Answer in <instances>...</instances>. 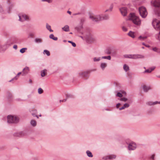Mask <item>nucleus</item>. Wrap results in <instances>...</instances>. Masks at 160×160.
<instances>
[{
	"mask_svg": "<svg viewBox=\"0 0 160 160\" xmlns=\"http://www.w3.org/2000/svg\"><path fill=\"white\" fill-rule=\"evenodd\" d=\"M89 18L94 22H97L103 20H108L109 18L108 15L90 14Z\"/></svg>",
	"mask_w": 160,
	"mask_h": 160,
	"instance_id": "f257e3e1",
	"label": "nucleus"
},
{
	"mask_svg": "<svg viewBox=\"0 0 160 160\" xmlns=\"http://www.w3.org/2000/svg\"><path fill=\"white\" fill-rule=\"evenodd\" d=\"M129 19L132 20V22L136 25H138L141 24L140 20L134 13H130V14Z\"/></svg>",
	"mask_w": 160,
	"mask_h": 160,
	"instance_id": "f03ea898",
	"label": "nucleus"
},
{
	"mask_svg": "<svg viewBox=\"0 0 160 160\" xmlns=\"http://www.w3.org/2000/svg\"><path fill=\"white\" fill-rule=\"evenodd\" d=\"M19 121V119L16 116L9 115L7 117V122L8 123H16Z\"/></svg>",
	"mask_w": 160,
	"mask_h": 160,
	"instance_id": "7ed1b4c3",
	"label": "nucleus"
},
{
	"mask_svg": "<svg viewBox=\"0 0 160 160\" xmlns=\"http://www.w3.org/2000/svg\"><path fill=\"white\" fill-rule=\"evenodd\" d=\"M124 57L126 58H128L132 59H137L144 58V56L141 54H125Z\"/></svg>",
	"mask_w": 160,
	"mask_h": 160,
	"instance_id": "20e7f679",
	"label": "nucleus"
},
{
	"mask_svg": "<svg viewBox=\"0 0 160 160\" xmlns=\"http://www.w3.org/2000/svg\"><path fill=\"white\" fill-rule=\"evenodd\" d=\"M9 41H8L5 43L0 42V53L4 52L11 45Z\"/></svg>",
	"mask_w": 160,
	"mask_h": 160,
	"instance_id": "39448f33",
	"label": "nucleus"
},
{
	"mask_svg": "<svg viewBox=\"0 0 160 160\" xmlns=\"http://www.w3.org/2000/svg\"><path fill=\"white\" fill-rule=\"evenodd\" d=\"M90 72V70L85 71H81L78 72L77 74V76L79 78H84L88 77V74Z\"/></svg>",
	"mask_w": 160,
	"mask_h": 160,
	"instance_id": "423d86ee",
	"label": "nucleus"
},
{
	"mask_svg": "<svg viewBox=\"0 0 160 160\" xmlns=\"http://www.w3.org/2000/svg\"><path fill=\"white\" fill-rule=\"evenodd\" d=\"M138 11L141 17L145 18L147 16L148 12L146 8L143 7H141L139 8Z\"/></svg>",
	"mask_w": 160,
	"mask_h": 160,
	"instance_id": "0eeeda50",
	"label": "nucleus"
},
{
	"mask_svg": "<svg viewBox=\"0 0 160 160\" xmlns=\"http://www.w3.org/2000/svg\"><path fill=\"white\" fill-rule=\"evenodd\" d=\"M128 145L127 148L129 151H133L135 150L137 147L136 143L132 141L128 142H127Z\"/></svg>",
	"mask_w": 160,
	"mask_h": 160,
	"instance_id": "6e6552de",
	"label": "nucleus"
},
{
	"mask_svg": "<svg viewBox=\"0 0 160 160\" xmlns=\"http://www.w3.org/2000/svg\"><path fill=\"white\" fill-rule=\"evenodd\" d=\"M152 24L154 28L156 30L160 28V21L156 18L153 19Z\"/></svg>",
	"mask_w": 160,
	"mask_h": 160,
	"instance_id": "1a4fd4ad",
	"label": "nucleus"
},
{
	"mask_svg": "<svg viewBox=\"0 0 160 160\" xmlns=\"http://www.w3.org/2000/svg\"><path fill=\"white\" fill-rule=\"evenodd\" d=\"M116 157L117 156L115 155L110 154L103 157L102 158V159L104 160H111L115 159Z\"/></svg>",
	"mask_w": 160,
	"mask_h": 160,
	"instance_id": "9d476101",
	"label": "nucleus"
},
{
	"mask_svg": "<svg viewBox=\"0 0 160 160\" xmlns=\"http://www.w3.org/2000/svg\"><path fill=\"white\" fill-rule=\"evenodd\" d=\"M18 16L19 18V20L21 22H23L29 19L28 16L24 14H19Z\"/></svg>",
	"mask_w": 160,
	"mask_h": 160,
	"instance_id": "9b49d317",
	"label": "nucleus"
},
{
	"mask_svg": "<svg viewBox=\"0 0 160 160\" xmlns=\"http://www.w3.org/2000/svg\"><path fill=\"white\" fill-rule=\"evenodd\" d=\"M151 2L152 5L154 7H160V0H152Z\"/></svg>",
	"mask_w": 160,
	"mask_h": 160,
	"instance_id": "f8f14e48",
	"label": "nucleus"
},
{
	"mask_svg": "<svg viewBox=\"0 0 160 160\" xmlns=\"http://www.w3.org/2000/svg\"><path fill=\"white\" fill-rule=\"evenodd\" d=\"M27 135V132L26 131H22L17 133H14V135L18 137H23Z\"/></svg>",
	"mask_w": 160,
	"mask_h": 160,
	"instance_id": "ddd939ff",
	"label": "nucleus"
},
{
	"mask_svg": "<svg viewBox=\"0 0 160 160\" xmlns=\"http://www.w3.org/2000/svg\"><path fill=\"white\" fill-rule=\"evenodd\" d=\"M29 71V68L28 67H26L24 68L22 71V75L23 76H25L28 74Z\"/></svg>",
	"mask_w": 160,
	"mask_h": 160,
	"instance_id": "4468645a",
	"label": "nucleus"
},
{
	"mask_svg": "<svg viewBox=\"0 0 160 160\" xmlns=\"http://www.w3.org/2000/svg\"><path fill=\"white\" fill-rule=\"evenodd\" d=\"M120 10L123 16H126L127 13V8H126L123 7L120 8Z\"/></svg>",
	"mask_w": 160,
	"mask_h": 160,
	"instance_id": "2eb2a0df",
	"label": "nucleus"
},
{
	"mask_svg": "<svg viewBox=\"0 0 160 160\" xmlns=\"http://www.w3.org/2000/svg\"><path fill=\"white\" fill-rule=\"evenodd\" d=\"M158 104H160V101H156L154 102L149 101L146 102V104L148 106L154 105Z\"/></svg>",
	"mask_w": 160,
	"mask_h": 160,
	"instance_id": "dca6fc26",
	"label": "nucleus"
},
{
	"mask_svg": "<svg viewBox=\"0 0 160 160\" xmlns=\"http://www.w3.org/2000/svg\"><path fill=\"white\" fill-rule=\"evenodd\" d=\"M107 63L105 62H102L100 65V68L102 70H104L105 68L107 67Z\"/></svg>",
	"mask_w": 160,
	"mask_h": 160,
	"instance_id": "f3484780",
	"label": "nucleus"
},
{
	"mask_svg": "<svg viewBox=\"0 0 160 160\" xmlns=\"http://www.w3.org/2000/svg\"><path fill=\"white\" fill-rule=\"evenodd\" d=\"M126 93L124 91H122L121 92H118L116 95V96L120 98H121L123 96V95H126Z\"/></svg>",
	"mask_w": 160,
	"mask_h": 160,
	"instance_id": "a211bd4d",
	"label": "nucleus"
},
{
	"mask_svg": "<svg viewBox=\"0 0 160 160\" xmlns=\"http://www.w3.org/2000/svg\"><path fill=\"white\" fill-rule=\"evenodd\" d=\"M129 106V104L128 103H125L123 105V106L119 108V110H121L122 109H124L125 108H128Z\"/></svg>",
	"mask_w": 160,
	"mask_h": 160,
	"instance_id": "6ab92c4d",
	"label": "nucleus"
},
{
	"mask_svg": "<svg viewBox=\"0 0 160 160\" xmlns=\"http://www.w3.org/2000/svg\"><path fill=\"white\" fill-rule=\"evenodd\" d=\"M13 6L14 5L13 4H10L9 5V6L7 8V12L9 13Z\"/></svg>",
	"mask_w": 160,
	"mask_h": 160,
	"instance_id": "aec40b11",
	"label": "nucleus"
},
{
	"mask_svg": "<svg viewBox=\"0 0 160 160\" xmlns=\"http://www.w3.org/2000/svg\"><path fill=\"white\" fill-rule=\"evenodd\" d=\"M34 42L37 43H41L42 42V40L40 38H36L34 39Z\"/></svg>",
	"mask_w": 160,
	"mask_h": 160,
	"instance_id": "412c9836",
	"label": "nucleus"
},
{
	"mask_svg": "<svg viewBox=\"0 0 160 160\" xmlns=\"http://www.w3.org/2000/svg\"><path fill=\"white\" fill-rule=\"evenodd\" d=\"M156 154L155 153H153L150 155L149 156V158L151 160H156L155 159Z\"/></svg>",
	"mask_w": 160,
	"mask_h": 160,
	"instance_id": "4be33fe9",
	"label": "nucleus"
},
{
	"mask_svg": "<svg viewBox=\"0 0 160 160\" xmlns=\"http://www.w3.org/2000/svg\"><path fill=\"white\" fill-rule=\"evenodd\" d=\"M155 68L154 67H152L149 69H148L145 70L144 71V73H150L153 70H154V69H155Z\"/></svg>",
	"mask_w": 160,
	"mask_h": 160,
	"instance_id": "5701e85b",
	"label": "nucleus"
},
{
	"mask_svg": "<svg viewBox=\"0 0 160 160\" xmlns=\"http://www.w3.org/2000/svg\"><path fill=\"white\" fill-rule=\"evenodd\" d=\"M143 89L144 92H146L149 90L150 88L149 87L144 85L143 86Z\"/></svg>",
	"mask_w": 160,
	"mask_h": 160,
	"instance_id": "b1692460",
	"label": "nucleus"
},
{
	"mask_svg": "<svg viewBox=\"0 0 160 160\" xmlns=\"http://www.w3.org/2000/svg\"><path fill=\"white\" fill-rule=\"evenodd\" d=\"M86 153L88 156L89 157L92 158L93 156L92 153L89 150H87Z\"/></svg>",
	"mask_w": 160,
	"mask_h": 160,
	"instance_id": "393cba45",
	"label": "nucleus"
},
{
	"mask_svg": "<svg viewBox=\"0 0 160 160\" xmlns=\"http://www.w3.org/2000/svg\"><path fill=\"white\" fill-rule=\"evenodd\" d=\"M63 30L65 32H68L69 31V27L68 25H65L64 27L62 28Z\"/></svg>",
	"mask_w": 160,
	"mask_h": 160,
	"instance_id": "a878e982",
	"label": "nucleus"
},
{
	"mask_svg": "<svg viewBox=\"0 0 160 160\" xmlns=\"http://www.w3.org/2000/svg\"><path fill=\"white\" fill-rule=\"evenodd\" d=\"M46 28L49 32H53V30L51 29V26L47 23L46 24Z\"/></svg>",
	"mask_w": 160,
	"mask_h": 160,
	"instance_id": "bb28decb",
	"label": "nucleus"
},
{
	"mask_svg": "<svg viewBox=\"0 0 160 160\" xmlns=\"http://www.w3.org/2000/svg\"><path fill=\"white\" fill-rule=\"evenodd\" d=\"M128 35L130 37L134 38H135L134 33L133 32L130 31L128 34Z\"/></svg>",
	"mask_w": 160,
	"mask_h": 160,
	"instance_id": "cd10ccee",
	"label": "nucleus"
},
{
	"mask_svg": "<svg viewBox=\"0 0 160 160\" xmlns=\"http://www.w3.org/2000/svg\"><path fill=\"white\" fill-rule=\"evenodd\" d=\"M21 73H22L21 72H19L18 73V74L14 78H13L10 81H9V82H11V81H12L13 80H17L18 78L19 75H20V74H21Z\"/></svg>",
	"mask_w": 160,
	"mask_h": 160,
	"instance_id": "c85d7f7f",
	"label": "nucleus"
},
{
	"mask_svg": "<svg viewBox=\"0 0 160 160\" xmlns=\"http://www.w3.org/2000/svg\"><path fill=\"white\" fill-rule=\"evenodd\" d=\"M31 124L33 126L35 127L36 125V122L33 120H32L30 122Z\"/></svg>",
	"mask_w": 160,
	"mask_h": 160,
	"instance_id": "c756f323",
	"label": "nucleus"
},
{
	"mask_svg": "<svg viewBox=\"0 0 160 160\" xmlns=\"http://www.w3.org/2000/svg\"><path fill=\"white\" fill-rule=\"evenodd\" d=\"M46 71V69H44L41 71V76L42 77H43L45 76L46 74L45 72Z\"/></svg>",
	"mask_w": 160,
	"mask_h": 160,
	"instance_id": "7c9ffc66",
	"label": "nucleus"
},
{
	"mask_svg": "<svg viewBox=\"0 0 160 160\" xmlns=\"http://www.w3.org/2000/svg\"><path fill=\"white\" fill-rule=\"evenodd\" d=\"M100 57H94L93 58V61L94 62H98L99 61L101 60Z\"/></svg>",
	"mask_w": 160,
	"mask_h": 160,
	"instance_id": "2f4dec72",
	"label": "nucleus"
},
{
	"mask_svg": "<svg viewBox=\"0 0 160 160\" xmlns=\"http://www.w3.org/2000/svg\"><path fill=\"white\" fill-rule=\"evenodd\" d=\"M0 13L2 14H5L6 12L4 10L1 5H0Z\"/></svg>",
	"mask_w": 160,
	"mask_h": 160,
	"instance_id": "473e14b6",
	"label": "nucleus"
},
{
	"mask_svg": "<svg viewBox=\"0 0 160 160\" xmlns=\"http://www.w3.org/2000/svg\"><path fill=\"white\" fill-rule=\"evenodd\" d=\"M49 38L55 41H56L58 40V38L54 37L53 34H51L50 35Z\"/></svg>",
	"mask_w": 160,
	"mask_h": 160,
	"instance_id": "72a5a7b5",
	"label": "nucleus"
},
{
	"mask_svg": "<svg viewBox=\"0 0 160 160\" xmlns=\"http://www.w3.org/2000/svg\"><path fill=\"white\" fill-rule=\"evenodd\" d=\"M123 68L125 72H127L129 70V68L128 66L125 64L123 65Z\"/></svg>",
	"mask_w": 160,
	"mask_h": 160,
	"instance_id": "f704fd0d",
	"label": "nucleus"
},
{
	"mask_svg": "<svg viewBox=\"0 0 160 160\" xmlns=\"http://www.w3.org/2000/svg\"><path fill=\"white\" fill-rule=\"evenodd\" d=\"M113 8V6L112 5H111L110 6V7L109 9H107L105 11V12H111L112 9Z\"/></svg>",
	"mask_w": 160,
	"mask_h": 160,
	"instance_id": "c9c22d12",
	"label": "nucleus"
},
{
	"mask_svg": "<svg viewBox=\"0 0 160 160\" xmlns=\"http://www.w3.org/2000/svg\"><path fill=\"white\" fill-rule=\"evenodd\" d=\"M43 54H46L48 56H49L50 55V53L49 51L47 50H45L43 51Z\"/></svg>",
	"mask_w": 160,
	"mask_h": 160,
	"instance_id": "e433bc0d",
	"label": "nucleus"
},
{
	"mask_svg": "<svg viewBox=\"0 0 160 160\" xmlns=\"http://www.w3.org/2000/svg\"><path fill=\"white\" fill-rule=\"evenodd\" d=\"M27 50V48H22L20 50V53H23L24 52H25Z\"/></svg>",
	"mask_w": 160,
	"mask_h": 160,
	"instance_id": "4c0bfd02",
	"label": "nucleus"
},
{
	"mask_svg": "<svg viewBox=\"0 0 160 160\" xmlns=\"http://www.w3.org/2000/svg\"><path fill=\"white\" fill-rule=\"evenodd\" d=\"M101 58L103 59H107L110 60L111 59V57L110 56H102L101 57Z\"/></svg>",
	"mask_w": 160,
	"mask_h": 160,
	"instance_id": "58836bf2",
	"label": "nucleus"
},
{
	"mask_svg": "<svg viewBox=\"0 0 160 160\" xmlns=\"http://www.w3.org/2000/svg\"><path fill=\"white\" fill-rule=\"evenodd\" d=\"M43 92V91L42 89L41 88H39L38 89V92L39 94H41Z\"/></svg>",
	"mask_w": 160,
	"mask_h": 160,
	"instance_id": "ea45409f",
	"label": "nucleus"
},
{
	"mask_svg": "<svg viewBox=\"0 0 160 160\" xmlns=\"http://www.w3.org/2000/svg\"><path fill=\"white\" fill-rule=\"evenodd\" d=\"M119 100L121 101L126 102L128 100V99L124 97L120 98Z\"/></svg>",
	"mask_w": 160,
	"mask_h": 160,
	"instance_id": "a19ab883",
	"label": "nucleus"
},
{
	"mask_svg": "<svg viewBox=\"0 0 160 160\" xmlns=\"http://www.w3.org/2000/svg\"><path fill=\"white\" fill-rule=\"evenodd\" d=\"M67 98H73V96L70 94H68L67 95Z\"/></svg>",
	"mask_w": 160,
	"mask_h": 160,
	"instance_id": "79ce46f5",
	"label": "nucleus"
},
{
	"mask_svg": "<svg viewBox=\"0 0 160 160\" xmlns=\"http://www.w3.org/2000/svg\"><path fill=\"white\" fill-rule=\"evenodd\" d=\"M68 42L71 43L72 44V45L73 47H75L76 46V44L74 42L71 41H68Z\"/></svg>",
	"mask_w": 160,
	"mask_h": 160,
	"instance_id": "37998d69",
	"label": "nucleus"
},
{
	"mask_svg": "<svg viewBox=\"0 0 160 160\" xmlns=\"http://www.w3.org/2000/svg\"><path fill=\"white\" fill-rule=\"evenodd\" d=\"M146 37H142V36H140L139 37V39L141 40H144L145 39H146Z\"/></svg>",
	"mask_w": 160,
	"mask_h": 160,
	"instance_id": "c03bdc74",
	"label": "nucleus"
},
{
	"mask_svg": "<svg viewBox=\"0 0 160 160\" xmlns=\"http://www.w3.org/2000/svg\"><path fill=\"white\" fill-rule=\"evenodd\" d=\"M42 2H46L48 3H51L52 2V0H42Z\"/></svg>",
	"mask_w": 160,
	"mask_h": 160,
	"instance_id": "a18cd8bd",
	"label": "nucleus"
},
{
	"mask_svg": "<svg viewBox=\"0 0 160 160\" xmlns=\"http://www.w3.org/2000/svg\"><path fill=\"white\" fill-rule=\"evenodd\" d=\"M157 38L159 41H160V30L159 33L157 35Z\"/></svg>",
	"mask_w": 160,
	"mask_h": 160,
	"instance_id": "49530a36",
	"label": "nucleus"
},
{
	"mask_svg": "<svg viewBox=\"0 0 160 160\" xmlns=\"http://www.w3.org/2000/svg\"><path fill=\"white\" fill-rule=\"evenodd\" d=\"M91 38V36H90V35L89 34L88 36H87L85 37V38H86V40L87 41L89 40V38Z\"/></svg>",
	"mask_w": 160,
	"mask_h": 160,
	"instance_id": "de8ad7c7",
	"label": "nucleus"
},
{
	"mask_svg": "<svg viewBox=\"0 0 160 160\" xmlns=\"http://www.w3.org/2000/svg\"><path fill=\"white\" fill-rule=\"evenodd\" d=\"M152 50L155 52H158V49L156 47L154 48H152Z\"/></svg>",
	"mask_w": 160,
	"mask_h": 160,
	"instance_id": "09e8293b",
	"label": "nucleus"
},
{
	"mask_svg": "<svg viewBox=\"0 0 160 160\" xmlns=\"http://www.w3.org/2000/svg\"><path fill=\"white\" fill-rule=\"evenodd\" d=\"M106 53L107 54H110L111 53V52L109 50H107L106 51Z\"/></svg>",
	"mask_w": 160,
	"mask_h": 160,
	"instance_id": "8fccbe9b",
	"label": "nucleus"
},
{
	"mask_svg": "<svg viewBox=\"0 0 160 160\" xmlns=\"http://www.w3.org/2000/svg\"><path fill=\"white\" fill-rule=\"evenodd\" d=\"M30 112L31 113L33 117H35V115H36V114L37 113H33V112H32V110H31L30 111Z\"/></svg>",
	"mask_w": 160,
	"mask_h": 160,
	"instance_id": "3c124183",
	"label": "nucleus"
},
{
	"mask_svg": "<svg viewBox=\"0 0 160 160\" xmlns=\"http://www.w3.org/2000/svg\"><path fill=\"white\" fill-rule=\"evenodd\" d=\"M122 29L123 31L124 32H126L127 31V28L125 27H122Z\"/></svg>",
	"mask_w": 160,
	"mask_h": 160,
	"instance_id": "603ef678",
	"label": "nucleus"
},
{
	"mask_svg": "<svg viewBox=\"0 0 160 160\" xmlns=\"http://www.w3.org/2000/svg\"><path fill=\"white\" fill-rule=\"evenodd\" d=\"M15 100L17 101H22L23 100L20 98H17L15 99Z\"/></svg>",
	"mask_w": 160,
	"mask_h": 160,
	"instance_id": "864d4df0",
	"label": "nucleus"
},
{
	"mask_svg": "<svg viewBox=\"0 0 160 160\" xmlns=\"http://www.w3.org/2000/svg\"><path fill=\"white\" fill-rule=\"evenodd\" d=\"M13 48L15 50H17V49L18 47L17 45H14L13 47Z\"/></svg>",
	"mask_w": 160,
	"mask_h": 160,
	"instance_id": "5fc2aeb1",
	"label": "nucleus"
},
{
	"mask_svg": "<svg viewBox=\"0 0 160 160\" xmlns=\"http://www.w3.org/2000/svg\"><path fill=\"white\" fill-rule=\"evenodd\" d=\"M32 110V112H33V113H37V111L36 109H32V110Z\"/></svg>",
	"mask_w": 160,
	"mask_h": 160,
	"instance_id": "6e6d98bb",
	"label": "nucleus"
},
{
	"mask_svg": "<svg viewBox=\"0 0 160 160\" xmlns=\"http://www.w3.org/2000/svg\"><path fill=\"white\" fill-rule=\"evenodd\" d=\"M121 105L120 103H118L116 105V108H118L119 109V106Z\"/></svg>",
	"mask_w": 160,
	"mask_h": 160,
	"instance_id": "4d7b16f0",
	"label": "nucleus"
},
{
	"mask_svg": "<svg viewBox=\"0 0 160 160\" xmlns=\"http://www.w3.org/2000/svg\"><path fill=\"white\" fill-rule=\"evenodd\" d=\"M157 16L160 19V12H159L157 14Z\"/></svg>",
	"mask_w": 160,
	"mask_h": 160,
	"instance_id": "13d9d810",
	"label": "nucleus"
},
{
	"mask_svg": "<svg viewBox=\"0 0 160 160\" xmlns=\"http://www.w3.org/2000/svg\"><path fill=\"white\" fill-rule=\"evenodd\" d=\"M67 13H69V14H71V12L69 11H67Z\"/></svg>",
	"mask_w": 160,
	"mask_h": 160,
	"instance_id": "bf43d9fd",
	"label": "nucleus"
},
{
	"mask_svg": "<svg viewBox=\"0 0 160 160\" xmlns=\"http://www.w3.org/2000/svg\"><path fill=\"white\" fill-rule=\"evenodd\" d=\"M85 21V20L84 18H82L81 19V21L82 22H84Z\"/></svg>",
	"mask_w": 160,
	"mask_h": 160,
	"instance_id": "052dcab7",
	"label": "nucleus"
},
{
	"mask_svg": "<svg viewBox=\"0 0 160 160\" xmlns=\"http://www.w3.org/2000/svg\"><path fill=\"white\" fill-rule=\"evenodd\" d=\"M66 101V100H60V102H61V101H62V102H64V101Z\"/></svg>",
	"mask_w": 160,
	"mask_h": 160,
	"instance_id": "680f3d73",
	"label": "nucleus"
},
{
	"mask_svg": "<svg viewBox=\"0 0 160 160\" xmlns=\"http://www.w3.org/2000/svg\"><path fill=\"white\" fill-rule=\"evenodd\" d=\"M158 53H160V49H158Z\"/></svg>",
	"mask_w": 160,
	"mask_h": 160,
	"instance_id": "e2e57ef3",
	"label": "nucleus"
},
{
	"mask_svg": "<svg viewBox=\"0 0 160 160\" xmlns=\"http://www.w3.org/2000/svg\"><path fill=\"white\" fill-rule=\"evenodd\" d=\"M29 81L31 83L32 82V81L31 79H29Z\"/></svg>",
	"mask_w": 160,
	"mask_h": 160,
	"instance_id": "0e129e2a",
	"label": "nucleus"
},
{
	"mask_svg": "<svg viewBox=\"0 0 160 160\" xmlns=\"http://www.w3.org/2000/svg\"><path fill=\"white\" fill-rule=\"evenodd\" d=\"M105 110H107V111H110V109H106Z\"/></svg>",
	"mask_w": 160,
	"mask_h": 160,
	"instance_id": "69168bd1",
	"label": "nucleus"
},
{
	"mask_svg": "<svg viewBox=\"0 0 160 160\" xmlns=\"http://www.w3.org/2000/svg\"><path fill=\"white\" fill-rule=\"evenodd\" d=\"M35 117H36L37 118H39L38 117L37 115H35Z\"/></svg>",
	"mask_w": 160,
	"mask_h": 160,
	"instance_id": "338daca9",
	"label": "nucleus"
},
{
	"mask_svg": "<svg viewBox=\"0 0 160 160\" xmlns=\"http://www.w3.org/2000/svg\"><path fill=\"white\" fill-rule=\"evenodd\" d=\"M142 45H144L145 46V43H144V42H143V43H142Z\"/></svg>",
	"mask_w": 160,
	"mask_h": 160,
	"instance_id": "774afa93",
	"label": "nucleus"
}]
</instances>
